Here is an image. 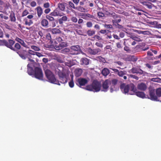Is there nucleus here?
<instances>
[{
    "label": "nucleus",
    "instance_id": "obj_1",
    "mask_svg": "<svg viewBox=\"0 0 161 161\" xmlns=\"http://www.w3.org/2000/svg\"><path fill=\"white\" fill-rule=\"evenodd\" d=\"M135 85L133 83H130L126 85L124 83H121L120 86V88L121 91L125 94L128 93L131 95L132 93H134L133 90L134 89Z\"/></svg>",
    "mask_w": 161,
    "mask_h": 161
},
{
    "label": "nucleus",
    "instance_id": "obj_2",
    "mask_svg": "<svg viewBox=\"0 0 161 161\" xmlns=\"http://www.w3.org/2000/svg\"><path fill=\"white\" fill-rule=\"evenodd\" d=\"M101 86V83L96 80H94L91 84L87 86L86 88L87 90L97 92L100 90Z\"/></svg>",
    "mask_w": 161,
    "mask_h": 161
},
{
    "label": "nucleus",
    "instance_id": "obj_3",
    "mask_svg": "<svg viewBox=\"0 0 161 161\" xmlns=\"http://www.w3.org/2000/svg\"><path fill=\"white\" fill-rule=\"evenodd\" d=\"M46 77L48 80V81L52 83L60 85L59 80H57L54 75L50 70L47 69L45 71Z\"/></svg>",
    "mask_w": 161,
    "mask_h": 161
},
{
    "label": "nucleus",
    "instance_id": "obj_4",
    "mask_svg": "<svg viewBox=\"0 0 161 161\" xmlns=\"http://www.w3.org/2000/svg\"><path fill=\"white\" fill-rule=\"evenodd\" d=\"M149 98L153 101H158V97H161V88H158L155 91V89L149 90Z\"/></svg>",
    "mask_w": 161,
    "mask_h": 161
},
{
    "label": "nucleus",
    "instance_id": "obj_5",
    "mask_svg": "<svg viewBox=\"0 0 161 161\" xmlns=\"http://www.w3.org/2000/svg\"><path fill=\"white\" fill-rule=\"evenodd\" d=\"M9 42L8 48L13 51H15L16 53L17 51H19V50L21 48V46L18 43H15V41L11 39H9Z\"/></svg>",
    "mask_w": 161,
    "mask_h": 161
},
{
    "label": "nucleus",
    "instance_id": "obj_6",
    "mask_svg": "<svg viewBox=\"0 0 161 161\" xmlns=\"http://www.w3.org/2000/svg\"><path fill=\"white\" fill-rule=\"evenodd\" d=\"M35 78L40 80H42L43 78V74L42 69L40 68L36 67L35 68L34 74Z\"/></svg>",
    "mask_w": 161,
    "mask_h": 161
},
{
    "label": "nucleus",
    "instance_id": "obj_7",
    "mask_svg": "<svg viewBox=\"0 0 161 161\" xmlns=\"http://www.w3.org/2000/svg\"><path fill=\"white\" fill-rule=\"evenodd\" d=\"M58 74L59 80V82L62 84H65L67 82V74L62 71L58 72Z\"/></svg>",
    "mask_w": 161,
    "mask_h": 161
},
{
    "label": "nucleus",
    "instance_id": "obj_8",
    "mask_svg": "<svg viewBox=\"0 0 161 161\" xmlns=\"http://www.w3.org/2000/svg\"><path fill=\"white\" fill-rule=\"evenodd\" d=\"M34 17L33 15L30 14L27 16L24 19L23 21L25 22V25H26L31 26L33 24V22L31 19Z\"/></svg>",
    "mask_w": 161,
    "mask_h": 161
},
{
    "label": "nucleus",
    "instance_id": "obj_9",
    "mask_svg": "<svg viewBox=\"0 0 161 161\" xmlns=\"http://www.w3.org/2000/svg\"><path fill=\"white\" fill-rule=\"evenodd\" d=\"M70 53L72 55H77L79 54L80 50V48L79 45L72 46L70 47Z\"/></svg>",
    "mask_w": 161,
    "mask_h": 161
},
{
    "label": "nucleus",
    "instance_id": "obj_10",
    "mask_svg": "<svg viewBox=\"0 0 161 161\" xmlns=\"http://www.w3.org/2000/svg\"><path fill=\"white\" fill-rule=\"evenodd\" d=\"M17 53L23 59H25L29 56L27 51L25 50H21L19 51H17Z\"/></svg>",
    "mask_w": 161,
    "mask_h": 161
},
{
    "label": "nucleus",
    "instance_id": "obj_11",
    "mask_svg": "<svg viewBox=\"0 0 161 161\" xmlns=\"http://www.w3.org/2000/svg\"><path fill=\"white\" fill-rule=\"evenodd\" d=\"M87 50V52L89 54L94 55L98 54L101 51V49L98 48L92 49L90 47L88 48Z\"/></svg>",
    "mask_w": 161,
    "mask_h": 161
},
{
    "label": "nucleus",
    "instance_id": "obj_12",
    "mask_svg": "<svg viewBox=\"0 0 161 161\" xmlns=\"http://www.w3.org/2000/svg\"><path fill=\"white\" fill-rule=\"evenodd\" d=\"M110 83V80L109 79H107L103 82L102 85V89L101 91L105 92H107L109 88Z\"/></svg>",
    "mask_w": 161,
    "mask_h": 161
},
{
    "label": "nucleus",
    "instance_id": "obj_13",
    "mask_svg": "<svg viewBox=\"0 0 161 161\" xmlns=\"http://www.w3.org/2000/svg\"><path fill=\"white\" fill-rule=\"evenodd\" d=\"M110 85H111L110 92H112L118 83V80L116 79H112L111 80H110Z\"/></svg>",
    "mask_w": 161,
    "mask_h": 161
},
{
    "label": "nucleus",
    "instance_id": "obj_14",
    "mask_svg": "<svg viewBox=\"0 0 161 161\" xmlns=\"http://www.w3.org/2000/svg\"><path fill=\"white\" fill-rule=\"evenodd\" d=\"M134 93H132L131 95H136L137 97L141 98H144L145 97V94L144 92L137 91V90L135 86L134 89L133 90Z\"/></svg>",
    "mask_w": 161,
    "mask_h": 161
},
{
    "label": "nucleus",
    "instance_id": "obj_15",
    "mask_svg": "<svg viewBox=\"0 0 161 161\" xmlns=\"http://www.w3.org/2000/svg\"><path fill=\"white\" fill-rule=\"evenodd\" d=\"M111 15H112V17L114 19L112 20L113 24L115 23H119L121 21V20L119 16L115 13H113Z\"/></svg>",
    "mask_w": 161,
    "mask_h": 161
},
{
    "label": "nucleus",
    "instance_id": "obj_16",
    "mask_svg": "<svg viewBox=\"0 0 161 161\" xmlns=\"http://www.w3.org/2000/svg\"><path fill=\"white\" fill-rule=\"evenodd\" d=\"M77 82L78 84L76 83V84L78 85L80 87L82 86H85L88 82V80L84 78H79L78 79Z\"/></svg>",
    "mask_w": 161,
    "mask_h": 161
},
{
    "label": "nucleus",
    "instance_id": "obj_17",
    "mask_svg": "<svg viewBox=\"0 0 161 161\" xmlns=\"http://www.w3.org/2000/svg\"><path fill=\"white\" fill-rule=\"evenodd\" d=\"M67 43L66 42H62L59 43V44L56 45L55 46L54 48L55 49L57 50L61 49L64 47H66Z\"/></svg>",
    "mask_w": 161,
    "mask_h": 161
},
{
    "label": "nucleus",
    "instance_id": "obj_18",
    "mask_svg": "<svg viewBox=\"0 0 161 161\" xmlns=\"http://www.w3.org/2000/svg\"><path fill=\"white\" fill-rule=\"evenodd\" d=\"M50 15L55 17L57 16H61L64 15V13H60L58 9L57 8L55 9L53 12H51L50 14Z\"/></svg>",
    "mask_w": 161,
    "mask_h": 161
},
{
    "label": "nucleus",
    "instance_id": "obj_19",
    "mask_svg": "<svg viewBox=\"0 0 161 161\" xmlns=\"http://www.w3.org/2000/svg\"><path fill=\"white\" fill-rule=\"evenodd\" d=\"M130 71L133 74H143V71L141 69L136 67H133L132 68Z\"/></svg>",
    "mask_w": 161,
    "mask_h": 161
},
{
    "label": "nucleus",
    "instance_id": "obj_20",
    "mask_svg": "<svg viewBox=\"0 0 161 161\" xmlns=\"http://www.w3.org/2000/svg\"><path fill=\"white\" fill-rule=\"evenodd\" d=\"M137 88L140 90L145 91L147 88V86L145 83H141L138 84Z\"/></svg>",
    "mask_w": 161,
    "mask_h": 161
},
{
    "label": "nucleus",
    "instance_id": "obj_21",
    "mask_svg": "<svg viewBox=\"0 0 161 161\" xmlns=\"http://www.w3.org/2000/svg\"><path fill=\"white\" fill-rule=\"evenodd\" d=\"M9 39L8 40V41L5 39L0 40V46H5L8 48L9 46Z\"/></svg>",
    "mask_w": 161,
    "mask_h": 161
},
{
    "label": "nucleus",
    "instance_id": "obj_22",
    "mask_svg": "<svg viewBox=\"0 0 161 161\" xmlns=\"http://www.w3.org/2000/svg\"><path fill=\"white\" fill-rule=\"evenodd\" d=\"M30 64L29 63L27 65V73L29 75H34V71L33 68L30 66Z\"/></svg>",
    "mask_w": 161,
    "mask_h": 161
},
{
    "label": "nucleus",
    "instance_id": "obj_23",
    "mask_svg": "<svg viewBox=\"0 0 161 161\" xmlns=\"http://www.w3.org/2000/svg\"><path fill=\"white\" fill-rule=\"evenodd\" d=\"M82 73V70L80 69H76L74 71L75 75L78 77L81 75Z\"/></svg>",
    "mask_w": 161,
    "mask_h": 161
},
{
    "label": "nucleus",
    "instance_id": "obj_24",
    "mask_svg": "<svg viewBox=\"0 0 161 161\" xmlns=\"http://www.w3.org/2000/svg\"><path fill=\"white\" fill-rule=\"evenodd\" d=\"M141 3L143 5L146 6L149 9H151L152 8V4L149 2L143 1V0L142 2H141Z\"/></svg>",
    "mask_w": 161,
    "mask_h": 161
},
{
    "label": "nucleus",
    "instance_id": "obj_25",
    "mask_svg": "<svg viewBox=\"0 0 161 161\" xmlns=\"http://www.w3.org/2000/svg\"><path fill=\"white\" fill-rule=\"evenodd\" d=\"M10 20L11 21L15 22L16 20V19L14 13L13 11H11L9 15Z\"/></svg>",
    "mask_w": 161,
    "mask_h": 161
},
{
    "label": "nucleus",
    "instance_id": "obj_26",
    "mask_svg": "<svg viewBox=\"0 0 161 161\" xmlns=\"http://www.w3.org/2000/svg\"><path fill=\"white\" fill-rule=\"evenodd\" d=\"M36 10L37 15L39 17H40L43 13L42 9L41 7L39 6L36 8Z\"/></svg>",
    "mask_w": 161,
    "mask_h": 161
},
{
    "label": "nucleus",
    "instance_id": "obj_27",
    "mask_svg": "<svg viewBox=\"0 0 161 161\" xmlns=\"http://www.w3.org/2000/svg\"><path fill=\"white\" fill-rule=\"evenodd\" d=\"M68 19L67 17L66 16H62L61 18L59 19L58 21L60 25L63 24L64 22L67 21Z\"/></svg>",
    "mask_w": 161,
    "mask_h": 161
},
{
    "label": "nucleus",
    "instance_id": "obj_28",
    "mask_svg": "<svg viewBox=\"0 0 161 161\" xmlns=\"http://www.w3.org/2000/svg\"><path fill=\"white\" fill-rule=\"evenodd\" d=\"M110 73V71L107 68H104L102 71V74L104 76H106Z\"/></svg>",
    "mask_w": 161,
    "mask_h": 161
},
{
    "label": "nucleus",
    "instance_id": "obj_29",
    "mask_svg": "<svg viewBox=\"0 0 161 161\" xmlns=\"http://www.w3.org/2000/svg\"><path fill=\"white\" fill-rule=\"evenodd\" d=\"M15 40L18 42L19 43L22 45L24 47L26 46V44L25 43L24 41L19 37H16L15 39Z\"/></svg>",
    "mask_w": 161,
    "mask_h": 161
},
{
    "label": "nucleus",
    "instance_id": "obj_30",
    "mask_svg": "<svg viewBox=\"0 0 161 161\" xmlns=\"http://www.w3.org/2000/svg\"><path fill=\"white\" fill-rule=\"evenodd\" d=\"M66 3H59L58 4V7L62 11H64L65 9V5Z\"/></svg>",
    "mask_w": 161,
    "mask_h": 161
},
{
    "label": "nucleus",
    "instance_id": "obj_31",
    "mask_svg": "<svg viewBox=\"0 0 161 161\" xmlns=\"http://www.w3.org/2000/svg\"><path fill=\"white\" fill-rule=\"evenodd\" d=\"M80 62L86 65H88L89 64V60L86 58H82L80 60Z\"/></svg>",
    "mask_w": 161,
    "mask_h": 161
},
{
    "label": "nucleus",
    "instance_id": "obj_32",
    "mask_svg": "<svg viewBox=\"0 0 161 161\" xmlns=\"http://www.w3.org/2000/svg\"><path fill=\"white\" fill-rule=\"evenodd\" d=\"M132 34L131 33L130 34V35L131 36L130 37L132 39V40H134L135 41H136L137 42L142 41L141 39L140 38L137 37L135 36H132Z\"/></svg>",
    "mask_w": 161,
    "mask_h": 161
},
{
    "label": "nucleus",
    "instance_id": "obj_33",
    "mask_svg": "<svg viewBox=\"0 0 161 161\" xmlns=\"http://www.w3.org/2000/svg\"><path fill=\"white\" fill-rule=\"evenodd\" d=\"M48 24V21L45 19H43L41 21V24L42 25L43 27H47Z\"/></svg>",
    "mask_w": 161,
    "mask_h": 161
},
{
    "label": "nucleus",
    "instance_id": "obj_34",
    "mask_svg": "<svg viewBox=\"0 0 161 161\" xmlns=\"http://www.w3.org/2000/svg\"><path fill=\"white\" fill-rule=\"evenodd\" d=\"M103 25L105 29H108V30L109 31L110 30H113V27L112 25L105 24Z\"/></svg>",
    "mask_w": 161,
    "mask_h": 161
},
{
    "label": "nucleus",
    "instance_id": "obj_35",
    "mask_svg": "<svg viewBox=\"0 0 161 161\" xmlns=\"http://www.w3.org/2000/svg\"><path fill=\"white\" fill-rule=\"evenodd\" d=\"M95 31L94 30H89L87 31L86 33L88 36H92L94 35Z\"/></svg>",
    "mask_w": 161,
    "mask_h": 161
},
{
    "label": "nucleus",
    "instance_id": "obj_36",
    "mask_svg": "<svg viewBox=\"0 0 161 161\" xmlns=\"http://www.w3.org/2000/svg\"><path fill=\"white\" fill-rule=\"evenodd\" d=\"M97 60L100 62H102L104 63H106V60L105 58L101 56H99L97 57Z\"/></svg>",
    "mask_w": 161,
    "mask_h": 161
},
{
    "label": "nucleus",
    "instance_id": "obj_37",
    "mask_svg": "<svg viewBox=\"0 0 161 161\" xmlns=\"http://www.w3.org/2000/svg\"><path fill=\"white\" fill-rule=\"evenodd\" d=\"M75 9L78 10L79 11L82 12H85L86 10V9L84 8L81 6L76 7Z\"/></svg>",
    "mask_w": 161,
    "mask_h": 161
},
{
    "label": "nucleus",
    "instance_id": "obj_38",
    "mask_svg": "<svg viewBox=\"0 0 161 161\" xmlns=\"http://www.w3.org/2000/svg\"><path fill=\"white\" fill-rule=\"evenodd\" d=\"M63 41V40L62 37H58L56 38L55 41V43L56 44V45H58V43H59L62 42Z\"/></svg>",
    "mask_w": 161,
    "mask_h": 161
},
{
    "label": "nucleus",
    "instance_id": "obj_39",
    "mask_svg": "<svg viewBox=\"0 0 161 161\" xmlns=\"http://www.w3.org/2000/svg\"><path fill=\"white\" fill-rule=\"evenodd\" d=\"M31 48L35 51H39L40 50V48L39 47L34 45L31 46Z\"/></svg>",
    "mask_w": 161,
    "mask_h": 161
},
{
    "label": "nucleus",
    "instance_id": "obj_40",
    "mask_svg": "<svg viewBox=\"0 0 161 161\" xmlns=\"http://www.w3.org/2000/svg\"><path fill=\"white\" fill-rule=\"evenodd\" d=\"M46 18L47 19H48L50 21H51L53 22L55 20L54 18L52 17L51 15H50V14L49 15H47L46 16Z\"/></svg>",
    "mask_w": 161,
    "mask_h": 161
},
{
    "label": "nucleus",
    "instance_id": "obj_41",
    "mask_svg": "<svg viewBox=\"0 0 161 161\" xmlns=\"http://www.w3.org/2000/svg\"><path fill=\"white\" fill-rule=\"evenodd\" d=\"M52 32L53 34H59L61 32L57 28H54L52 30Z\"/></svg>",
    "mask_w": 161,
    "mask_h": 161
},
{
    "label": "nucleus",
    "instance_id": "obj_42",
    "mask_svg": "<svg viewBox=\"0 0 161 161\" xmlns=\"http://www.w3.org/2000/svg\"><path fill=\"white\" fill-rule=\"evenodd\" d=\"M125 74V71H119L117 75L120 77H123Z\"/></svg>",
    "mask_w": 161,
    "mask_h": 161
},
{
    "label": "nucleus",
    "instance_id": "obj_43",
    "mask_svg": "<svg viewBox=\"0 0 161 161\" xmlns=\"http://www.w3.org/2000/svg\"><path fill=\"white\" fill-rule=\"evenodd\" d=\"M110 31L108 30H101L99 32L102 34H105L106 35L107 32H109Z\"/></svg>",
    "mask_w": 161,
    "mask_h": 161
},
{
    "label": "nucleus",
    "instance_id": "obj_44",
    "mask_svg": "<svg viewBox=\"0 0 161 161\" xmlns=\"http://www.w3.org/2000/svg\"><path fill=\"white\" fill-rule=\"evenodd\" d=\"M29 12L28 11L26 10L25 9V10H24L23 12L22 13L21 16L22 17H23L27 15V14H29Z\"/></svg>",
    "mask_w": 161,
    "mask_h": 161
},
{
    "label": "nucleus",
    "instance_id": "obj_45",
    "mask_svg": "<svg viewBox=\"0 0 161 161\" xmlns=\"http://www.w3.org/2000/svg\"><path fill=\"white\" fill-rule=\"evenodd\" d=\"M88 20H90V19H96L95 16L92 15H91L89 13H87Z\"/></svg>",
    "mask_w": 161,
    "mask_h": 161
},
{
    "label": "nucleus",
    "instance_id": "obj_46",
    "mask_svg": "<svg viewBox=\"0 0 161 161\" xmlns=\"http://www.w3.org/2000/svg\"><path fill=\"white\" fill-rule=\"evenodd\" d=\"M113 25H114L116 28L118 29H122L123 28V26L119 24L118 23H115V24H114Z\"/></svg>",
    "mask_w": 161,
    "mask_h": 161
},
{
    "label": "nucleus",
    "instance_id": "obj_47",
    "mask_svg": "<svg viewBox=\"0 0 161 161\" xmlns=\"http://www.w3.org/2000/svg\"><path fill=\"white\" fill-rule=\"evenodd\" d=\"M81 18L86 20H88L87 13H83L81 15Z\"/></svg>",
    "mask_w": 161,
    "mask_h": 161
},
{
    "label": "nucleus",
    "instance_id": "obj_48",
    "mask_svg": "<svg viewBox=\"0 0 161 161\" xmlns=\"http://www.w3.org/2000/svg\"><path fill=\"white\" fill-rule=\"evenodd\" d=\"M97 16L99 18L103 17L104 16V13L100 12H98L97 13Z\"/></svg>",
    "mask_w": 161,
    "mask_h": 161
},
{
    "label": "nucleus",
    "instance_id": "obj_49",
    "mask_svg": "<svg viewBox=\"0 0 161 161\" xmlns=\"http://www.w3.org/2000/svg\"><path fill=\"white\" fill-rule=\"evenodd\" d=\"M68 3H69V6L71 7L73 9H75L76 8V7H75L74 4L71 1H69L68 2Z\"/></svg>",
    "mask_w": 161,
    "mask_h": 161
},
{
    "label": "nucleus",
    "instance_id": "obj_50",
    "mask_svg": "<svg viewBox=\"0 0 161 161\" xmlns=\"http://www.w3.org/2000/svg\"><path fill=\"white\" fill-rule=\"evenodd\" d=\"M129 58H130L129 60L130 61H136L137 60V58H135L133 56H130Z\"/></svg>",
    "mask_w": 161,
    "mask_h": 161
},
{
    "label": "nucleus",
    "instance_id": "obj_51",
    "mask_svg": "<svg viewBox=\"0 0 161 161\" xmlns=\"http://www.w3.org/2000/svg\"><path fill=\"white\" fill-rule=\"evenodd\" d=\"M69 86L71 88H72L74 86V82L72 78L71 80L69 83Z\"/></svg>",
    "mask_w": 161,
    "mask_h": 161
},
{
    "label": "nucleus",
    "instance_id": "obj_52",
    "mask_svg": "<svg viewBox=\"0 0 161 161\" xmlns=\"http://www.w3.org/2000/svg\"><path fill=\"white\" fill-rule=\"evenodd\" d=\"M27 53H28V54H30L32 55H35L36 52H34V51L31 50L29 49L28 50V52H27Z\"/></svg>",
    "mask_w": 161,
    "mask_h": 161
},
{
    "label": "nucleus",
    "instance_id": "obj_53",
    "mask_svg": "<svg viewBox=\"0 0 161 161\" xmlns=\"http://www.w3.org/2000/svg\"><path fill=\"white\" fill-rule=\"evenodd\" d=\"M0 17L2 19H4L5 20H7L8 19V17L7 16H4L3 14H0Z\"/></svg>",
    "mask_w": 161,
    "mask_h": 161
},
{
    "label": "nucleus",
    "instance_id": "obj_54",
    "mask_svg": "<svg viewBox=\"0 0 161 161\" xmlns=\"http://www.w3.org/2000/svg\"><path fill=\"white\" fill-rule=\"evenodd\" d=\"M127 41H129L131 43L132 45H135L136 44V42L135 41H133V40H132V39H128Z\"/></svg>",
    "mask_w": 161,
    "mask_h": 161
},
{
    "label": "nucleus",
    "instance_id": "obj_55",
    "mask_svg": "<svg viewBox=\"0 0 161 161\" xmlns=\"http://www.w3.org/2000/svg\"><path fill=\"white\" fill-rule=\"evenodd\" d=\"M71 20L74 23H76L78 21L77 19L75 17H72L71 18Z\"/></svg>",
    "mask_w": 161,
    "mask_h": 161
},
{
    "label": "nucleus",
    "instance_id": "obj_56",
    "mask_svg": "<svg viewBox=\"0 0 161 161\" xmlns=\"http://www.w3.org/2000/svg\"><path fill=\"white\" fill-rule=\"evenodd\" d=\"M86 25L87 27L90 28L92 26V24L91 22H87L86 23Z\"/></svg>",
    "mask_w": 161,
    "mask_h": 161
},
{
    "label": "nucleus",
    "instance_id": "obj_57",
    "mask_svg": "<svg viewBox=\"0 0 161 161\" xmlns=\"http://www.w3.org/2000/svg\"><path fill=\"white\" fill-rule=\"evenodd\" d=\"M95 45L97 46V47L101 48H102L103 46V45L102 43L99 42H96L95 43Z\"/></svg>",
    "mask_w": 161,
    "mask_h": 161
},
{
    "label": "nucleus",
    "instance_id": "obj_58",
    "mask_svg": "<svg viewBox=\"0 0 161 161\" xmlns=\"http://www.w3.org/2000/svg\"><path fill=\"white\" fill-rule=\"evenodd\" d=\"M50 6V4L48 3H46L43 5V7L45 8H49Z\"/></svg>",
    "mask_w": 161,
    "mask_h": 161
},
{
    "label": "nucleus",
    "instance_id": "obj_59",
    "mask_svg": "<svg viewBox=\"0 0 161 161\" xmlns=\"http://www.w3.org/2000/svg\"><path fill=\"white\" fill-rule=\"evenodd\" d=\"M50 11H51V9L50 8H46V9L44 11V12L46 14H47L49 13L50 12Z\"/></svg>",
    "mask_w": 161,
    "mask_h": 161
},
{
    "label": "nucleus",
    "instance_id": "obj_60",
    "mask_svg": "<svg viewBox=\"0 0 161 161\" xmlns=\"http://www.w3.org/2000/svg\"><path fill=\"white\" fill-rule=\"evenodd\" d=\"M130 76L132 78L134 79H135L136 80H138L139 79V77L137 76L133 75H130Z\"/></svg>",
    "mask_w": 161,
    "mask_h": 161
},
{
    "label": "nucleus",
    "instance_id": "obj_61",
    "mask_svg": "<svg viewBox=\"0 0 161 161\" xmlns=\"http://www.w3.org/2000/svg\"><path fill=\"white\" fill-rule=\"evenodd\" d=\"M46 37L47 39L51 41V38L50 34L49 33H48L47 34Z\"/></svg>",
    "mask_w": 161,
    "mask_h": 161
},
{
    "label": "nucleus",
    "instance_id": "obj_62",
    "mask_svg": "<svg viewBox=\"0 0 161 161\" xmlns=\"http://www.w3.org/2000/svg\"><path fill=\"white\" fill-rule=\"evenodd\" d=\"M94 38H96L99 41H102L103 40L102 38L101 37L97 35H95Z\"/></svg>",
    "mask_w": 161,
    "mask_h": 161
},
{
    "label": "nucleus",
    "instance_id": "obj_63",
    "mask_svg": "<svg viewBox=\"0 0 161 161\" xmlns=\"http://www.w3.org/2000/svg\"><path fill=\"white\" fill-rule=\"evenodd\" d=\"M56 60L59 63H63L64 62L63 60L60 58L57 57Z\"/></svg>",
    "mask_w": 161,
    "mask_h": 161
},
{
    "label": "nucleus",
    "instance_id": "obj_64",
    "mask_svg": "<svg viewBox=\"0 0 161 161\" xmlns=\"http://www.w3.org/2000/svg\"><path fill=\"white\" fill-rule=\"evenodd\" d=\"M35 55L39 57H40L43 56V55H42L41 53L37 52H36Z\"/></svg>",
    "mask_w": 161,
    "mask_h": 161
}]
</instances>
